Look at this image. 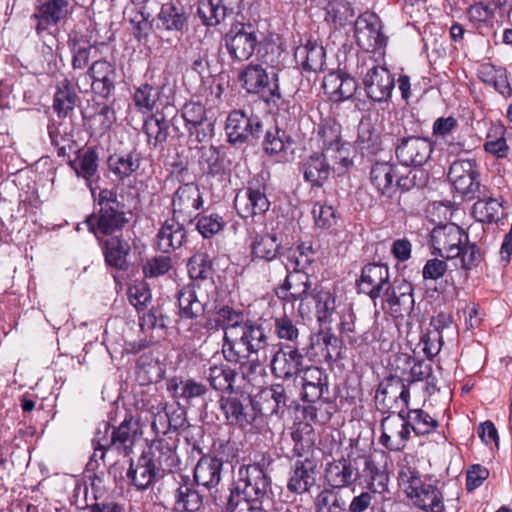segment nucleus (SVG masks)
<instances>
[{
    "label": "nucleus",
    "instance_id": "nucleus-21",
    "mask_svg": "<svg viewBox=\"0 0 512 512\" xmlns=\"http://www.w3.org/2000/svg\"><path fill=\"white\" fill-rule=\"evenodd\" d=\"M270 366L275 377L289 379L302 371L303 354L297 347L276 345Z\"/></svg>",
    "mask_w": 512,
    "mask_h": 512
},
{
    "label": "nucleus",
    "instance_id": "nucleus-50",
    "mask_svg": "<svg viewBox=\"0 0 512 512\" xmlns=\"http://www.w3.org/2000/svg\"><path fill=\"white\" fill-rule=\"evenodd\" d=\"M140 166V157L137 153L129 152L123 155H113L108 158L109 169L120 179L129 177Z\"/></svg>",
    "mask_w": 512,
    "mask_h": 512
},
{
    "label": "nucleus",
    "instance_id": "nucleus-22",
    "mask_svg": "<svg viewBox=\"0 0 512 512\" xmlns=\"http://www.w3.org/2000/svg\"><path fill=\"white\" fill-rule=\"evenodd\" d=\"M356 42L363 50L376 51L385 48L387 37L381 31V24L375 16L359 17L355 22Z\"/></svg>",
    "mask_w": 512,
    "mask_h": 512
},
{
    "label": "nucleus",
    "instance_id": "nucleus-33",
    "mask_svg": "<svg viewBox=\"0 0 512 512\" xmlns=\"http://www.w3.org/2000/svg\"><path fill=\"white\" fill-rule=\"evenodd\" d=\"M223 462L221 459L204 455L197 462L194 469V480L205 488L216 487L221 480Z\"/></svg>",
    "mask_w": 512,
    "mask_h": 512
},
{
    "label": "nucleus",
    "instance_id": "nucleus-13",
    "mask_svg": "<svg viewBox=\"0 0 512 512\" xmlns=\"http://www.w3.org/2000/svg\"><path fill=\"white\" fill-rule=\"evenodd\" d=\"M124 207V204L118 207L110 206L99 209L98 213L88 216L86 224L89 231L98 238L121 231L130 221L129 213L124 211Z\"/></svg>",
    "mask_w": 512,
    "mask_h": 512
},
{
    "label": "nucleus",
    "instance_id": "nucleus-41",
    "mask_svg": "<svg viewBox=\"0 0 512 512\" xmlns=\"http://www.w3.org/2000/svg\"><path fill=\"white\" fill-rule=\"evenodd\" d=\"M310 304H314L315 315L319 322L327 321L336 308L334 295L322 287H315L311 290L309 302H306L305 305L309 307Z\"/></svg>",
    "mask_w": 512,
    "mask_h": 512
},
{
    "label": "nucleus",
    "instance_id": "nucleus-64",
    "mask_svg": "<svg viewBox=\"0 0 512 512\" xmlns=\"http://www.w3.org/2000/svg\"><path fill=\"white\" fill-rule=\"evenodd\" d=\"M224 226V221L218 214L202 216L198 219L196 228L204 238H210L219 233Z\"/></svg>",
    "mask_w": 512,
    "mask_h": 512
},
{
    "label": "nucleus",
    "instance_id": "nucleus-15",
    "mask_svg": "<svg viewBox=\"0 0 512 512\" xmlns=\"http://www.w3.org/2000/svg\"><path fill=\"white\" fill-rule=\"evenodd\" d=\"M234 207L242 218H253L269 210L270 201L266 196L265 185L258 181H250L244 191L237 193Z\"/></svg>",
    "mask_w": 512,
    "mask_h": 512
},
{
    "label": "nucleus",
    "instance_id": "nucleus-18",
    "mask_svg": "<svg viewBox=\"0 0 512 512\" xmlns=\"http://www.w3.org/2000/svg\"><path fill=\"white\" fill-rule=\"evenodd\" d=\"M341 349V340L330 331L324 330L311 334L309 343L302 348L308 357L325 362L337 361Z\"/></svg>",
    "mask_w": 512,
    "mask_h": 512
},
{
    "label": "nucleus",
    "instance_id": "nucleus-7",
    "mask_svg": "<svg viewBox=\"0 0 512 512\" xmlns=\"http://www.w3.org/2000/svg\"><path fill=\"white\" fill-rule=\"evenodd\" d=\"M242 87L250 94L260 95L266 102H275L281 98L277 83V74L270 77L261 64L250 63L239 73Z\"/></svg>",
    "mask_w": 512,
    "mask_h": 512
},
{
    "label": "nucleus",
    "instance_id": "nucleus-48",
    "mask_svg": "<svg viewBox=\"0 0 512 512\" xmlns=\"http://www.w3.org/2000/svg\"><path fill=\"white\" fill-rule=\"evenodd\" d=\"M78 96L69 79H63L57 86L53 108L59 117H65L74 109Z\"/></svg>",
    "mask_w": 512,
    "mask_h": 512
},
{
    "label": "nucleus",
    "instance_id": "nucleus-6",
    "mask_svg": "<svg viewBox=\"0 0 512 512\" xmlns=\"http://www.w3.org/2000/svg\"><path fill=\"white\" fill-rule=\"evenodd\" d=\"M269 346V337L264 328L252 321H246L238 328L231 329L228 333L227 354L235 355L239 359V347H244L249 354L258 353Z\"/></svg>",
    "mask_w": 512,
    "mask_h": 512
},
{
    "label": "nucleus",
    "instance_id": "nucleus-63",
    "mask_svg": "<svg viewBox=\"0 0 512 512\" xmlns=\"http://www.w3.org/2000/svg\"><path fill=\"white\" fill-rule=\"evenodd\" d=\"M200 163L206 165V171L210 175L215 176L223 171L220 153L214 146L201 148Z\"/></svg>",
    "mask_w": 512,
    "mask_h": 512
},
{
    "label": "nucleus",
    "instance_id": "nucleus-27",
    "mask_svg": "<svg viewBox=\"0 0 512 512\" xmlns=\"http://www.w3.org/2000/svg\"><path fill=\"white\" fill-rule=\"evenodd\" d=\"M69 13L67 0H48L36 8L32 18L37 20L35 27L38 35H41L49 25H57L64 20Z\"/></svg>",
    "mask_w": 512,
    "mask_h": 512
},
{
    "label": "nucleus",
    "instance_id": "nucleus-54",
    "mask_svg": "<svg viewBox=\"0 0 512 512\" xmlns=\"http://www.w3.org/2000/svg\"><path fill=\"white\" fill-rule=\"evenodd\" d=\"M297 55L303 58L302 65L305 70L319 71L325 63V50L322 46L307 45L297 49Z\"/></svg>",
    "mask_w": 512,
    "mask_h": 512
},
{
    "label": "nucleus",
    "instance_id": "nucleus-59",
    "mask_svg": "<svg viewBox=\"0 0 512 512\" xmlns=\"http://www.w3.org/2000/svg\"><path fill=\"white\" fill-rule=\"evenodd\" d=\"M291 390H288L282 384H274L271 388L266 392L269 394L273 405L271 407V413L276 415H283L285 410L292 403Z\"/></svg>",
    "mask_w": 512,
    "mask_h": 512
},
{
    "label": "nucleus",
    "instance_id": "nucleus-17",
    "mask_svg": "<svg viewBox=\"0 0 512 512\" xmlns=\"http://www.w3.org/2000/svg\"><path fill=\"white\" fill-rule=\"evenodd\" d=\"M380 299L395 318L410 316L414 310L413 286L404 279L394 280Z\"/></svg>",
    "mask_w": 512,
    "mask_h": 512
},
{
    "label": "nucleus",
    "instance_id": "nucleus-40",
    "mask_svg": "<svg viewBox=\"0 0 512 512\" xmlns=\"http://www.w3.org/2000/svg\"><path fill=\"white\" fill-rule=\"evenodd\" d=\"M237 373L226 364H212L206 372L210 386L221 392H233Z\"/></svg>",
    "mask_w": 512,
    "mask_h": 512
},
{
    "label": "nucleus",
    "instance_id": "nucleus-5",
    "mask_svg": "<svg viewBox=\"0 0 512 512\" xmlns=\"http://www.w3.org/2000/svg\"><path fill=\"white\" fill-rule=\"evenodd\" d=\"M281 243L275 234L257 235L251 245L252 261H264L269 270L268 281L281 278L289 271L282 259Z\"/></svg>",
    "mask_w": 512,
    "mask_h": 512
},
{
    "label": "nucleus",
    "instance_id": "nucleus-11",
    "mask_svg": "<svg viewBox=\"0 0 512 512\" xmlns=\"http://www.w3.org/2000/svg\"><path fill=\"white\" fill-rule=\"evenodd\" d=\"M218 403L229 425L245 428L256 419V409L248 395L230 392L227 396H221Z\"/></svg>",
    "mask_w": 512,
    "mask_h": 512
},
{
    "label": "nucleus",
    "instance_id": "nucleus-14",
    "mask_svg": "<svg viewBox=\"0 0 512 512\" xmlns=\"http://www.w3.org/2000/svg\"><path fill=\"white\" fill-rule=\"evenodd\" d=\"M229 55L237 61L251 58L258 45V36L252 25L238 24L224 37Z\"/></svg>",
    "mask_w": 512,
    "mask_h": 512
},
{
    "label": "nucleus",
    "instance_id": "nucleus-35",
    "mask_svg": "<svg viewBox=\"0 0 512 512\" xmlns=\"http://www.w3.org/2000/svg\"><path fill=\"white\" fill-rule=\"evenodd\" d=\"M167 390L174 398L182 400L186 404H193L207 393V388L204 384L194 379L183 380L179 377L171 378L168 381Z\"/></svg>",
    "mask_w": 512,
    "mask_h": 512
},
{
    "label": "nucleus",
    "instance_id": "nucleus-57",
    "mask_svg": "<svg viewBox=\"0 0 512 512\" xmlns=\"http://www.w3.org/2000/svg\"><path fill=\"white\" fill-rule=\"evenodd\" d=\"M274 329L278 338L290 341L299 345L298 338L300 336L297 323L287 315L276 317L274 320Z\"/></svg>",
    "mask_w": 512,
    "mask_h": 512
},
{
    "label": "nucleus",
    "instance_id": "nucleus-28",
    "mask_svg": "<svg viewBox=\"0 0 512 512\" xmlns=\"http://www.w3.org/2000/svg\"><path fill=\"white\" fill-rule=\"evenodd\" d=\"M92 79V89L102 97H108L115 88L117 72L115 66L107 60L94 61L88 69Z\"/></svg>",
    "mask_w": 512,
    "mask_h": 512
},
{
    "label": "nucleus",
    "instance_id": "nucleus-26",
    "mask_svg": "<svg viewBox=\"0 0 512 512\" xmlns=\"http://www.w3.org/2000/svg\"><path fill=\"white\" fill-rule=\"evenodd\" d=\"M142 434L141 424L137 418L124 419L118 427L112 429V449L123 455H129Z\"/></svg>",
    "mask_w": 512,
    "mask_h": 512
},
{
    "label": "nucleus",
    "instance_id": "nucleus-45",
    "mask_svg": "<svg viewBox=\"0 0 512 512\" xmlns=\"http://www.w3.org/2000/svg\"><path fill=\"white\" fill-rule=\"evenodd\" d=\"M215 320L217 324L224 330V356L230 362L235 361V355L227 354L228 333L231 329L238 328L240 325L246 322L243 318V314L235 311L229 306H224L217 312Z\"/></svg>",
    "mask_w": 512,
    "mask_h": 512
},
{
    "label": "nucleus",
    "instance_id": "nucleus-38",
    "mask_svg": "<svg viewBox=\"0 0 512 512\" xmlns=\"http://www.w3.org/2000/svg\"><path fill=\"white\" fill-rule=\"evenodd\" d=\"M174 500V512H196L203 504V496L189 481L179 484Z\"/></svg>",
    "mask_w": 512,
    "mask_h": 512
},
{
    "label": "nucleus",
    "instance_id": "nucleus-53",
    "mask_svg": "<svg viewBox=\"0 0 512 512\" xmlns=\"http://www.w3.org/2000/svg\"><path fill=\"white\" fill-rule=\"evenodd\" d=\"M226 12L223 0H202L198 6L200 18L208 26L219 24L225 18Z\"/></svg>",
    "mask_w": 512,
    "mask_h": 512
},
{
    "label": "nucleus",
    "instance_id": "nucleus-62",
    "mask_svg": "<svg viewBox=\"0 0 512 512\" xmlns=\"http://www.w3.org/2000/svg\"><path fill=\"white\" fill-rule=\"evenodd\" d=\"M428 182V175L422 169L409 170L406 175H400L397 181L398 189L409 191L413 188H422Z\"/></svg>",
    "mask_w": 512,
    "mask_h": 512
},
{
    "label": "nucleus",
    "instance_id": "nucleus-51",
    "mask_svg": "<svg viewBox=\"0 0 512 512\" xmlns=\"http://www.w3.org/2000/svg\"><path fill=\"white\" fill-rule=\"evenodd\" d=\"M405 419L412 431L417 435L429 434L435 431L438 426L437 420L422 409H412L408 412L405 411Z\"/></svg>",
    "mask_w": 512,
    "mask_h": 512
},
{
    "label": "nucleus",
    "instance_id": "nucleus-56",
    "mask_svg": "<svg viewBox=\"0 0 512 512\" xmlns=\"http://www.w3.org/2000/svg\"><path fill=\"white\" fill-rule=\"evenodd\" d=\"M357 147L365 155H374L380 150V137L370 125H361L358 131Z\"/></svg>",
    "mask_w": 512,
    "mask_h": 512
},
{
    "label": "nucleus",
    "instance_id": "nucleus-49",
    "mask_svg": "<svg viewBox=\"0 0 512 512\" xmlns=\"http://www.w3.org/2000/svg\"><path fill=\"white\" fill-rule=\"evenodd\" d=\"M70 165L77 176L84 178L87 185L90 186L91 178L98 170V154L93 148H88L80 152L73 161H70Z\"/></svg>",
    "mask_w": 512,
    "mask_h": 512
},
{
    "label": "nucleus",
    "instance_id": "nucleus-60",
    "mask_svg": "<svg viewBox=\"0 0 512 512\" xmlns=\"http://www.w3.org/2000/svg\"><path fill=\"white\" fill-rule=\"evenodd\" d=\"M110 431V425L108 423L103 424V429L98 428L95 437L92 440V444L94 447V453L92 455V459L97 461V459L103 460L105 457V452L107 450L112 449V432Z\"/></svg>",
    "mask_w": 512,
    "mask_h": 512
},
{
    "label": "nucleus",
    "instance_id": "nucleus-16",
    "mask_svg": "<svg viewBox=\"0 0 512 512\" xmlns=\"http://www.w3.org/2000/svg\"><path fill=\"white\" fill-rule=\"evenodd\" d=\"M389 268L382 263L366 264L357 281L359 292L368 295L373 301L381 298L392 284L389 280ZM376 304V302H374Z\"/></svg>",
    "mask_w": 512,
    "mask_h": 512
},
{
    "label": "nucleus",
    "instance_id": "nucleus-37",
    "mask_svg": "<svg viewBox=\"0 0 512 512\" xmlns=\"http://www.w3.org/2000/svg\"><path fill=\"white\" fill-rule=\"evenodd\" d=\"M357 477V469L345 459L328 463L325 469V479L333 488L350 486Z\"/></svg>",
    "mask_w": 512,
    "mask_h": 512
},
{
    "label": "nucleus",
    "instance_id": "nucleus-3",
    "mask_svg": "<svg viewBox=\"0 0 512 512\" xmlns=\"http://www.w3.org/2000/svg\"><path fill=\"white\" fill-rule=\"evenodd\" d=\"M399 485L414 505L426 512H443L444 497L441 490L431 481H423L416 468L401 465L398 472Z\"/></svg>",
    "mask_w": 512,
    "mask_h": 512
},
{
    "label": "nucleus",
    "instance_id": "nucleus-55",
    "mask_svg": "<svg viewBox=\"0 0 512 512\" xmlns=\"http://www.w3.org/2000/svg\"><path fill=\"white\" fill-rule=\"evenodd\" d=\"M316 512H344L346 503L336 492L324 489L315 498Z\"/></svg>",
    "mask_w": 512,
    "mask_h": 512
},
{
    "label": "nucleus",
    "instance_id": "nucleus-32",
    "mask_svg": "<svg viewBox=\"0 0 512 512\" xmlns=\"http://www.w3.org/2000/svg\"><path fill=\"white\" fill-rule=\"evenodd\" d=\"M315 483V463L310 459L296 461L287 484L288 490L296 494H303L309 492Z\"/></svg>",
    "mask_w": 512,
    "mask_h": 512
},
{
    "label": "nucleus",
    "instance_id": "nucleus-47",
    "mask_svg": "<svg viewBox=\"0 0 512 512\" xmlns=\"http://www.w3.org/2000/svg\"><path fill=\"white\" fill-rule=\"evenodd\" d=\"M186 24V16L183 8L174 3L163 4L157 15V26L165 30L179 31Z\"/></svg>",
    "mask_w": 512,
    "mask_h": 512
},
{
    "label": "nucleus",
    "instance_id": "nucleus-2",
    "mask_svg": "<svg viewBox=\"0 0 512 512\" xmlns=\"http://www.w3.org/2000/svg\"><path fill=\"white\" fill-rule=\"evenodd\" d=\"M383 396L382 401L393 400L394 404L384 406L398 411L397 416H387L381 421V443L390 450H400L405 446L411 433V427L405 419V410L410 400L409 388L401 379H390L377 390L376 399Z\"/></svg>",
    "mask_w": 512,
    "mask_h": 512
},
{
    "label": "nucleus",
    "instance_id": "nucleus-9",
    "mask_svg": "<svg viewBox=\"0 0 512 512\" xmlns=\"http://www.w3.org/2000/svg\"><path fill=\"white\" fill-rule=\"evenodd\" d=\"M468 235L454 223L435 227L431 232L432 254L445 259L459 256L462 244L467 242Z\"/></svg>",
    "mask_w": 512,
    "mask_h": 512
},
{
    "label": "nucleus",
    "instance_id": "nucleus-44",
    "mask_svg": "<svg viewBox=\"0 0 512 512\" xmlns=\"http://www.w3.org/2000/svg\"><path fill=\"white\" fill-rule=\"evenodd\" d=\"M143 131L150 146L157 147L165 142L169 135V121L163 114L150 115L144 122Z\"/></svg>",
    "mask_w": 512,
    "mask_h": 512
},
{
    "label": "nucleus",
    "instance_id": "nucleus-10",
    "mask_svg": "<svg viewBox=\"0 0 512 512\" xmlns=\"http://www.w3.org/2000/svg\"><path fill=\"white\" fill-rule=\"evenodd\" d=\"M225 130L230 143L243 144L260 137L262 122L252 111L233 110L226 120Z\"/></svg>",
    "mask_w": 512,
    "mask_h": 512
},
{
    "label": "nucleus",
    "instance_id": "nucleus-19",
    "mask_svg": "<svg viewBox=\"0 0 512 512\" xmlns=\"http://www.w3.org/2000/svg\"><path fill=\"white\" fill-rule=\"evenodd\" d=\"M363 84L366 94L371 100L383 102L391 97L395 80L387 68L374 65L367 70Z\"/></svg>",
    "mask_w": 512,
    "mask_h": 512
},
{
    "label": "nucleus",
    "instance_id": "nucleus-24",
    "mask_svg": "<svg viewBox=\"0 0 512 512\" xmlns=\"http://www.w3.org/2000/svg\"><path fill=\"white\" fill-rule=\"evenodd\" d=\"M176 449L177 439L159 438L151 442L147 455L161 472H171L179 465Z\"/></svg>",
    "mask_w": 512,
    "mask_h": 512
},
{
    "label": "nucleus",
    "instance_id": "nucleus-43",
    "mask_svg": "<svg viewBox=\"0 0 512 512\" xmlns=\"http://www.w3.org/2000/svg\"><path fill=\"white\" fill-rule=\"evenodd\" d=\"M162 91L159 87L151 86L147 83L141 84L136 88L133 100L137 110L141 113H148L152 110H158L162 105Z\"/></svg>",
    "mask_w": 512,
    "mask_h": 512
},
{
    "label": "nucleus",
    "instance_id": "nucleus-52",
    "mask_svg": "<svg viewBox=\"0 0 512 512\" xmlns=\"http://www.w3.org/2000/svg\"><path fill=\"white\" fill-rule=\"evenodd\" d=\"M325 20L335 25V27L344 26L345 23L354 16L351 4L346 0H331L325 7Z\"/></svg>",
    "mask_w": 512,
    "mask_h": 512
},
{
    "label": "nucleus",
    "instance_id": "nucleus-1",
    "mask_svg": "<svg viewBox=\"0 0 512 512\" xmlns=\"http://www.w3.org/2000/svg\"><path fill=\"white\" fill-rule=\"evenodd\" d=\"M188 272L195 280L178 292L180 315L193 319L204 314L214 300L217 287L213 281L212 261L206 253L194 254L188 262Z\"/></svg>",
    "mask_w": 512,
    "mask_h": 512
},
{
    "label": "nucleus",
    "instance_id": "nucleus-8",
    "mask_svg": "<svg viewBox=\"0 0 512 512\" xmlns=\"http://www.w3.org/2000/svg\"><path fill=\"white\" fill-rule=\"evenodd\" d=\"M448 179L455 190L468 200L481 194L479 171L473 159L454 161L449 168Z\"/></svg>",
    "mask_w": 512,
    "mask_h": 512
},
{
    "label": "nucleus",
    "instance_id": "nucleus-20",
    "mask_svg": "<svg viewBox=\"0 0 512 512\" xmlns=\"http://www.w3.org/2000/svg\"><path fill=\"white\" fill-rule=\"evenodd\" d=\"M432 143L422 137H408L401 139L396 146L397 159L406 166H422L431 157Z\"/></svg>",
    "mask_w": 512,
    "mask_h": 512
},
{
    "label": "nucleus",
    "instance_id": "nucleus-61",
    "mask_svg": "<svg viewBox=\"0 0 512 512\" xmlns=\"http://www.w3.org/2000/svg\"><path fill=\"white\" fill-rule=\"evenodd\" d=\"M340 330L350 342H355L359 335L366 333V328L361 322L357 321L356 315L352 310H348L343 314Z\"/></svg>",
    "mask_w": 512,
    "mask_h": 512
},
{
    "label": "nucleus",
    "instance_id": "nucleus-58",
    "mask_svg": "<svg viewBox=\"0 0 512 512\" xmlns=\"http://www.w3.org/2000/svg\"><path fill=\"white\" fill-rule=\"evenodd\" d=\"M288 136L284 130L275 127L266 131L263 140V149L269 155H276L284 151L288 143Z\"/></svg>",
    "mask_w": 512,
    "mask_h": 512
},
{
    "label": "nucleus",
    "instance_id": "nucleus-46",
    "mask_svg": "<svg viewBox=\"0 0 512 512\" xmlns=\"http://www.w3.org/2000/svg\"><path fill=\"white\" fill-rule=\"evenodd\" d=\"M341 127L338 123L333 120L323 121L318 128V136L322 140V146L325 150L324 154H327L331 158L332 153H341Z\"/></svg>",
    "mask_w": 512,
    "mask_h": 512
},
{
    "label": "nucleus",
    "instance_id": "nucleus-42",
    "mask_svg": "<svg viewBox=\"0 0 512 512\" xmlns=\"http://www.w3.org/2000/svg\"><path fill=\"white\" fill-rule=\"evenodd\" d=\"M477 198L472 207L474 217L483 223L497 222L501 216V203L498 199L488 196L483 191Z\"/></svg>",
    "mask_w": 512,
    "mask_h": 512
},
{
    "label": "nucleus",
    "instance_id": "nucleus-39",
    "mask_svg": "<svg viewBox=\"0 0 512 512\" xmlns=\"http://www.w3.org/2000/svg\"><path fill=\"white\" fill-rule=\"evenodd\" d=\"M131 247L127 239L123 236H115L108 239L105 243L104 256L108 265L119 270L128 268L127 257Z\"/></svg>",
    "mask_w": 512,
    "mask_h": 512
},
{
    "label": "nucleus",
    "instance_id": "nucleus-34",
    "mask_svg": "<svg viewBox=\"0 0 512 512\" xmlns=\"http://www.w3.org/2000/svg\"><path fill=\"white\" fill-rule=\"evenodd\" d=\"M283 285L280 287L282 292H290L289 297L292 300H300L299 311L304 313L305 303L309 302L311 282L309 275L303 271L287 272Z\"/></svg>",
    "mask_w": 512,
    "mask_h": 512
},
{
    "label": "nucleus",
    "instance_id": "nucleus-31",
    "mask_svg": "<svg viewBox=\"0 0 512 512\" xmlns=\"http://www.w3.org/2000/svg\"><path fill=\"white\" fill-rule=\"evenodd\" d=\"M127 477L131 479L132 484L139 490H145L150 487L158 477H162V472L151 462L148 455H141L136 464L131 462L127 472Z\"/></svg>",
    "mask_w": 512,
    "mask_h": 512
},
{
    "label": "nucleus",
    "instance_id": "nucleus-23",
    "mask_svg": "<svg viewBox=\"0 0 512 512\" xmlns=\"http://www.w3.org/2000/svg\"><path fill=\"white\" fill-rule=\"evenodd\" d=\"M399 169L390 161H376L370 168V182L383 196L391 198L398 190Z\"/></svg>",
    "mask_w": 512,
    "mask_h": 512
},
{
    "label": "nucleus",
    "instance_id": "nucleus-25",
    "mask_svg": "<svg viewBox=\"0 0 512 512\" xmlns=\"http://www.w3.org/2000/svg\"><path fill=\"white\" fill-rule=\"evenodd\" d=\"M302 397L303 400L315 403L328 394V375L323 368L309 366L302 369Z\"/></svg>",
    "mask_w": 512,
    "mask_h": 512
},
{
    "label": "nucleus",
    "instance_id": "nucleus-4",
    "mask_svg": "<svg viewBox=\"0 0 512 512\" xmlns=\"http://www.w3.org/2000/svg\"><path fill=\"white\" fill-rule=\"evenodd\" d=\"M272 463L270 455L260 454L255 456L254 463L243 465L238 471V481L235 491L230 495H239V498L258 501L263 498L269 489V478L266 469Z\"/></svg>",
    "mask_w": 512,
    "mask_h": 512
},
{
    "label": "nucleus",
    "instance_id": "nucleus-36",
    "mask_svg": "<svg viewBox=\"0 0 512 512\" xmlns=\"http://www.w3.org/2000/svg\"><path fill=\"white\" fill-rule=\"evenodd\" d=\"M327 154H314L302 163L303 176L313 187H321L329 178L332 166L327 162Z\"/></svg>",
    "mask_w": 512,
    "mask_h": 512
},
{
    "label": "nucleus",
    "instance_id": "nucleus-12",
    "mask_svg": "<svg viewBox=\"0 0 512 512\" xmlns=\"http://www.w3.org/2000/svg\"><path fill=\"white\" fill-rule=\"evenodd\" d=\"M171 205L176 219L191 223L203 207L199 186L193 182L179 186L173 194Z\"/></svg>",
    "mask_w": 512,
    "mask_h": 512
},
{
    "label": "nucleus",
    "instance_id": "nucleus-29",
    "mask_svg": "<svg viewBox=\"0 0 512 512\" xmlns=\"http://www.w3.org/2000/svg\"><path fill=\"white\" fill-rule=\"evenodd\" d=\"M323 89L333 102H341L351 98L357 90L356 80L339 71L330 72L323 79Z\"/></svg>",
    "mask_w": 512,
    "mask_h": 512
},
{
    "label": "nucleus",
    "instance_id": "nucleus-30",
    "mask_svg": "<svg viewBox=\"0 0 512 512\" xmlns=\"http://www.w3.org/2000/svg\"><path fill=\"white\" fill-rule=\"evenodd\" d=\"M185 223L174 216L166 220L156 235L157 248L163 253L180 248L186 239Z\"/></svg>",
    "mask_w": 512,
    "mask_h": 512
}]
</instances>
